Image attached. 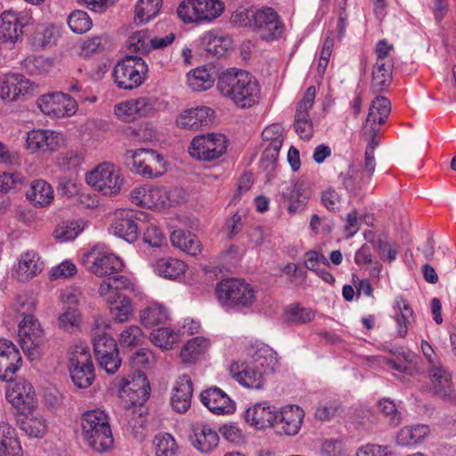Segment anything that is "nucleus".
<instances>
[{
	"label": "nucleus",
	"mask_w": 456,
	"mask_h": 456,
	"mask_svg": "<svg viewBox=\"0 0 456 456\" xmlns=\"http://www.w3.org/2000/svg\"><path fill=\"white\" fill-rule=\"evenodd\" d=\"M216 88L241 109L253 106L260 94L258 81L249 72L231 68L219 74Z\"/></svg>",
	"instance_id": "nucleus-1"
},
{
	"label": "nucleus",
	"mask_w": 456,
	"mask_h": 456,
	"mask_svg": "<svg viewBox=\"0 0 456 456\" xmlns=\"http://www.w3.org/2000/svg\"><path fill=\"white\" fill-rule=\"evenodd\" d=\"M119 394L126 403L135 407L128 417V425L132 429L141 428V431H136L135 436L142 438V430L146 425V410L143 404L151 395V386L146 374L142 370H134L128 377L122 378L119 381Z\"/></svg>",
	"instance_id": "nucleus-2"
},
{
	"label": "nucleus",
	"mask_w": 456,
	"mask_h": 456,
	"mask_svg": "<svg viewBox=\"0 0 456 456\" xmlns=\"http://www.w3.org/2000/svg\"><path fill=\"white\" fill-rule=\"evenodd\" d=\"M240 26L248 27L266 41L277 39L283 31V26L277 12L271 7L243 9L233 16Z\"/></svg>",
	"instance_id": "nucleus-3"
},
{
	"label": "nucleus",
	"mask_w": 456,
	"mask_h": 456,
	"mask_svg": "<svg viewBox=\"0 0 456 456\" xmlns=\"http://www.w3.org/2000/svg\"><path fill=\"white\" fill-rule=\"evenodd\" d=\"M82 432L89 446L97 452L113 447L114 438L108 415L101 410L86 411L81 419Z\"/></svg>",
	"instance_id": "nucleus-4"
},
{
	"label": "nucleus",
	"mask_w": 456,
	"mask_h": 456,
	"mask_svg": "<svg viewBox=\"0 0 456 456\" xmlns=\"http://www.w3.org/2000/svg\"><path fill=\"white\" fill-rule=\"evenodd\" d=\"M219 303L234 310L250 307L256 299V290L244 280L229 278L219 281L216 288Z\"/></svg>",
	"instance_id": "nucleus-5"
},
{
	"label": "nucleus",
	"mask_w": 456,
	"mask_h": 456,
	"mask_svg": "<svg viewBox=\"0 0 456 456\" xmlns=\"http://www.w3.org/2000/svg\"><path fill=\"white\" fill-rule=\"evenodd\" d=\"M123 160L128 169L145 178L159 177L167 170L163 156L153 150H127Z\"/></svg>",
	"instance_id": "nucleus-6"
},
{
	"label": "nucleus",
	"mask_w": 456,
	"mask_h": 456,
	"mask_svg": "<svg viewBox=\"0 0 456 456\" xmlns=\"http://www.w3.org/2000/svg\"><path fill=\"white\" fill-rule=\"evenodd\" d=\"M147 72L148 66L144 60L137 55L128 54L115 65L112 76L118 88L132 90L144 82Z\"/></svg>",
	"instance_id": "nucleus-7"
},
{
	"label": "nucleus",
	"mask_w": 456,
	"mask_h": 456,
	"mask_svg": "<svg viewBox=\"0 0 456 456\" xmlns=\"http://www.w3.org/2000/svg\"><path fill=\"white\" fill-rule=\"evenodd\" d=\"M69 371L73 384L81 389L89 387L94 379V366L87 347L77 346L69 359Z\"/></svg>",
	"instance_id": "nucleus-8"
},
{
	"label": "nucleus",
	"mask_w": 456,
	"mask_h": 456,
	"mask_svg": "<svg viewBox=\"0 0 456 456\" xmlns=\"http://www.w3.org/2000/svg\"><path fill=\"white\" fill-rule=\"evenodd\" d=\"M20 344L30 361L40 357V347L45 342L44 331L37 320L31 314H26L19 324Z\"/></svg>",
	"instance_id": "nucleus-9"
},
{
	"label": "nucleus",
	"mask_w": 456,
	"mask_h": 456,
	"mask_svg": "<svg viewBox=\"0 0 456 456\" xmlns=\"http://www.w3.org/2000/svg\"><path fill=\"white\" fill-rule=\"evenodd\" d=\"M227 149L226 137L209 133L195 136L189 147L190 155L199 160L211 161L224 155Z\"/></svg>",
	"instance_id": "nucleus-10"
},
{
	"label": "nucleus",
	"mask_w": 456,
	"mask_h": 456,
	"mask_svg": "<svg viewBox=\"0 0 456 456\" xmlns=\"http://www.w3.org/2000/svg\"><path fill=\"white\" fill-rule=\"evenodd\" d=\"M93 346L99 366L108 374H114L121 365L116 340L104 331H95Z\"/></svg>",
	"instance_id": "nucleus-11"
},
{
	"label": "nucleus",
	"mask_w": 456,
	"mask_h": 456,
	"mask_svg": "<svg viewBox=\"0 0 456 456\" xmlns=\"http://www.w3.org/2000/svg\"><path fill=\"white\" fill-rule=\"evenodd\" d=\"M86 182L104 195L113 196L120 192L123 178L113 164L102 163L86 175Z\"/></svg>",
	"instance_id": "nucleus-12"
},
{
	"label": "nucleus",
	"mask_w": 456,
	"mask_h": 456,
	"mask_svg": "<svg viewBox=\"0 0 456 456\" xmlns=\"http://www.w3.org/2000/svg\"><path fill=\"white\" fill-rule=\"evenodd\" d=\"M82 264L87 271L105 279L120 273L124 268V263L120 257L112 253L95 249L83 256Z\"/></svg>",
	"instance_id": "nucleus-13"
},
{
	"label": "nucleus",
	"mask_w": 456,
	"mask_h": 456,
	"mask_svg": "<svg viewBox=\"0 0 456 456\" xmlns=\"http://www.w3.org/2000/svg\"><path fill=\"white\" fill-rule=\"evenodd\" d=\"M37 106L44 114L53 118L70 117L77 110L76 100L62 92L41 95Z\"/></svg>",
	"instance_id": "nucleus-14"
},
{
	"label": "nucleus",
	"mask_w": 456,
	"mask_h": 456,
	"mask_svg": "<svg viewBox=\"0 0 456 456\" xmlns=\"http://www.w3.org/2000/svg\"><path fill=\"white\" fill-rule=\"evenodd\" d=\"M390 112L391 103L387 98L383 96H377L369 108L366 124H370V128L366 129L364 133L370 137L366 149L372 147V153L375 152L376 147L379 144V126L383 125L387 121Z\"/></svg>",
	"instance_id": "nucleus-15"
},
{
	"label": "nucleus",
	"mask_w": 456,
	"mask_h": 456,
	"mask_svg": "<svg viewBox=\"0 0 456 456\" xmlns=\"http://www.w3.org/2000/svg\"><path fill=\"white\" fill-rule=\"evenodd\" d=\"M142 213H137L132 209H118L115 212L114 219L110 229L114 235L132 243L138 239L139 230L142 229V221L139 216Z\"/></svg>",
	"instance_id": "nucleus-16"
},
{
	"label": "nucleus",
	"mask_w": 456,
	"mask_h": 456,
	"mask_svg": "<svg viewBox=\"0 0 456 456\" xmlns=\"http://www.w3.org/2000/svg\"><path fill=\"white\" fill-rule=\"evenodd\" d=\"M0 38L4 43L14 44L21 38L24 28L29 25L32 17L24 12L4 11L1 16Z\"/></svg>",
	"instance_id": "nucleus-17"
},
{
	"label": "nucleus",
	"mask_w": 456,
	"mask_h": 456,
	"mask_svg": "<svg viewBox=\"0 0 456 456\" xmlns=\"http://www.w3.org/2000/svg\"><path fill=\"white\" fill-rule=\"evenodd\" d=\"M6 399L22 415L30 413L37 406L33 386L24 379H18L6 390Z\"/></svg>",
	"instance_id": "nucleus-18"
},
{
	"label": "nucleus",
	"mask_w": 456,
	"mask_h": 456,
	"mask_svg": "<svg viewBox=\"0 0 456 456\" xmlns=\"http://www.w3.org/2000/svg\"><path fill=\"white\" fill-rule=\"evenodd\" d=\"M22 366L20 352L12 341L0 338V380L12 382Z\"/></svg>",
	"instance_id": "nucleus-19"
},
{
	"label": "nucleus",
	"mask_w": 456,
	"mask_h": 456,
	"mask_svg": "<svg viewBox=\"0 0 456 456\" xmlns=\"http://www.w3.org/2000/svg\"><path fill=\"white\" fill-rule=\"evenodd\" d=\"M229 371L232 377L245 387L261 389L264 387L265 373L248 361L233 362Z\"/></svg>",
	"instance_id": "nucleus-20"
},
{
	"label": "nucleus",
	"mask_w": 456,
	"mask_h": 456,
	"mask_svg": "<svg viewBox=\"0 0 456 456\" xmlns=\"http://www.w3.org/2000/svg\"><path fill=\"white\" fill-rule=\"evenodd\" d=\"M274 429L279 434L297 435L303 423L305 411L297 405H286L277 411Z\"/></svg>",
	"instance_id": "nucleus-21"
},
{
	"label": "nucleus",
	"mask_w": 456,
	"mask_h": 456,
	"mask_svg": "<svg viewBox=\"0 0 456 456\" xmlns=\"http://www.w3.org/2000/svg\"><path fill=\"white\" fill-rule=\"evenodd\" d=\"M142 198L140 203L152 204L155 206L172 207L178 205L185 200V193L180 188L167 190L165 187L142 188Z\"/></svg>",
	"instance_id": "nucleus-22"
},
{
	"label": "nucleus",
	"mask_w": 456,
	"mask_h": 456,
	"mask_svg": "<svg viewBox=\"0 0 456 456\" xmlns=\"http://www.w3.org/2000/svg\"><path fill=\"white\" fill-rule=\"evenodd\" d=\"M214 110L207 106H197L182 110L175 119L176 126L184 130H198L207 126Z\"/></svg>",
	"instance_id": "nucleus-23"
},
{
	"label": "nucleus",
	"mask_w": 456,
	"mask_h": 456,
	"mask_svg": "<svg viewBox=\"0 0 456 456\" xmlns=\"http://www.w3.org/2000/svg\"><path fill=\"white\" fill-rule=\"evenodd\" d=\"M126 290H133V284L126 276L118 273L104 279L99 285L98 292L107 303H116L122 297H128L124 294Z\"/></svg>",
	"instance_id": "nucleus-24"
},
{
	"label": "nucleus",
	"mask_w": 456,
	"mask_h": 456,
	"mask_svg": "<svg viewBox=\"0 0 456 456\" xmlns=\"http://www.w3.org/2000/svg\"><path fill=\"white\" fill-rule=\"evenodd\" d=\"M189 437L194 448L203 453L212 452L219 442L218 433L203 422L191 424Z\"/></svg>",
	"instance_id": "nucleus-25"
},
{
	"label": "nucleus",
	"mask_w": 456,
	"mask_h": 456,
	"mask_svg": "<svg viewBox=\"0 0 456 456\" xmlns=\"http://www.w3.org/2000/svg\"><path fill=\"white\" fill-rule=\"evenodd\" d=\"M200 401L215 414H229L235 411V403L225 392L216 387L201 392Z\"/></svg>",
	"instance_id": "nucleus-26"
},
{
	"label": "nucleus",
	"mask_w": 456,
	"mask_h": 456,
	"mask_svg": "<svg viewBox=\"0 0 456 456\" xmlns=\"http://www.w3.org/2000/svg\"><path fill=\"white\" fill-rule=\"evenodd\" d=\"M276 415L275 407L271 406L267 402H262L256 403L252 408H248L244 413V419L247 423L257 429L274 428Z\"/></svg>",
	"instance_id": "nucleus-27"
},
{
	"label": "nucleus",
	"mask_w": 456,
	"mask_h": 456,
	"mask_svg": "<svg viewBox=\"0 0 456 456\" xmlns=\"http://www.w3.org/2000/svg\"><path fill=\"white\" fill-rule=\"evenodd\" d=\"M247 360L264 373L273 372L279 366L277 353L265 344H256L248 348Z\"/></svg>",
	"instance_id": "nucleus-28"
},
{
	"label": "nucleus",
	"mask_w": 456,
	"mask_h": 456,
	"mask_svg": "<svg viewBox=\"0 0 456 456\" xmlns=\"http://www.w3.org/2000/svg\"><path fill=\"white\" fill-rule=\"evenodd\" d=\"M156 110V100L149 97H141L126 101L116 106L118 116H125L129 119H136L153 114Z\"/></svg>",
	"instance_id": "nucleus-29"
},
{
	"label": "nucleus",
	"mask_w": 456,
	"mask_h": 456,
	"mask_svg": "<svg viewBox=\"0 0 456 456\" xmlns=\"http://www.w3.org/2000/svg\"><path fill=\"white\" fill-rule=\"evenodd\" d=\"M61 141V135L47 129L31 130L27 134V147L32 151L57 150Z\"/></svg>",
	"instance_id": "nucleus-30"
},
{
	"label": "nucleus",
	"mask_w": 456,
	"mask_h": 456,
	"mask_svg": "<svg viewBox=\"0 0 456 456\" xmlns=\"http://www.w3.org/2000/svg\"><path fill=\"white\" fill-rule=\"evenodd\" d=\"M193 393L192 381L189 376L183 375L178 379L171 397V406L178 413L186 412L191 403Z\"/></svg>",
	"instance_id": "nucleus-31"
},
{
	"label": "nucleus",
	"mask_w": 456,
	"mask_h": 456,
	"mask_svg": "<svg viewBox=\"0 0 456 456\" xmlns=\"http://www.w3.org/2000/svg\"><path fill=\"white\" fill-rule=\"evenodd\" d=\"M339 178L344 188L354 196L364 195L365 188L371 180V176H368L364 172L354 168L353 166L349 167L346 173L341 172Z\"/></svg>",
	"instance_id": "nucleus-32"
},
{
	"label": "nucleus",
	"mask_w": 456,
	"mask_h": 456,
	"mask_svg": "<svg viewBox=\"0 0 456 456\" xmlns=\"http://www.w3.org/2000/svg\"><path fill=\"white\" fill-rule=\"evenodd\" d=\"M429 378L433 383V393L441 397L448 398L452 393V375L440 363L428 367Z\"/></svg>",
	"instance_id": "nucleus-33"
},
{
	"label": "nucleus",
	"mask_w": 456,
	"mask_h": 456,
	"mask_svg": "<svg viewBox=\"0 0 456 456\" xmlns=\"http://www.w3.org/2000/svg\"><path fill=\"white\" fill-rule=\"evenodd\" d=\"M0 456H22L15 430L6 422H0Z\"/></svg>",
	"instance_id": "nucleus-34"
},
{
	"label": "nucleus",
	"mask_w": 456,
	"mask_h": 456,
	"mask_svg": "<svg viewBox=\"0 0 456 456\" xmlns=\"http://www.w3.org/2000/svg\"><path fill=\"white\" fill-rule=\"evenodd\" d=\"M43 269L44 263L40 260L39 255L27 252L21 256L16 273L20 281H26L39 274Z\"/></svg>",
	"instance_id": "nucleus-35"
},
{
	"label": "nucleus",
	"mask_w": 456,
	"mask_h": 456,
	"mask_svg": "<svg viewBox=\"0 0 456 456\" xmlns=\"http://www.w3.org/2000/svg\"><path fill=\"white\" fill-rule=\"evenodd\" d=\"M27 199L33 202L35 207L48 206L53 200V190L45 180H35L31 183L29 190L26 192Z\"/></svg>",
	"instance_id": "nucleus-36"
},
{
	"label": "nucleus",
	"mask_w": 456,
	"mask_h": 456,
	"mask_svg": "<svg viewBox=\"0 0 456 456\" xmlns=\"http://www.w3.org/2000/svg\"><path fill=\"white\" fill-rule=\"evenodd\" d=\"M170 240L175 248L183 252L197 256L201 251V244L195 234L182 229L175 230L170 235Z\"/></svg>",
	"instance_id": "nucleus-37"
},
{
	"label": "nucleus",
	"mask_w": 456,
	"mask_h": 456,
	"mask_svg": "<svg viewBox=\"0 0 456 456\" xmlns=\"http://www.w3.org/2000/svg\"><path fill=\"white\" fill-rule=\"evenodd\" d=\"M204 50L209 56L220 58L232 48V40L229 37H218L213 32H207L201 38Z\"/></svg>",
	"instance_id": "nucleus-38"
},
{
	"label": "nucleus",
	"mask_w": 456,
	"mask_h": 456,
	"mask_svg": "<svg viewBox=\"0 0 456 456\" xmlns=\"http://www.w3.org/2000/svg\"><path fill=\"white\" fill-rule=\"evenodd\" d=\"M393 63L387 61H377L372 69L370 87L374 93L385 91L392 82Z\"/></svg>",
	"instance_id": "nucleus-39"
},
{
	"label": "nucleus",
	"mask_w": 456,
	"mask_h": 456,
	"mask_svg": "<svg viewBox=\"0 0 456 456\" xmlns=\"http://www.w3.org/2000/svg\"><path fill=\"white\" fill-rule=\"evenodd\" d=\"M209 342L202 337L190 339L181 350V359L183 363L191 364L198 361L208 350Z\"/></svg>",
	"instance_id": "nucleus-40"
},
{
	"label": "nucleus",
	"mask_w": 456,
	"mask_h": 456,
	"mask_svg": "<svg viewBox=\"0 0 456 456\" xmlns=\"http://www.w3.org/2000/svg\"><path fill=\"white\" fill-rule=\"evenodd\" d=\"M185 265L183 261L175 258H161L156 261L154 271L159 276L175 280L184 273Z\"/></svg>",
	"instance_id": "nucleus-41"
},
{
	"label": "nucleus",
	"mask_w": 456,
	"mask_h": 456,
	"mask_svg": "<svg viewBox=\"0 0 456 456\" xmlns=\"http://www.w3.org/2000/svg\"><path fill=\"white\" fill-rule=\"evenodd\" d=\"M430 429L427 425L405 427L397 435V443L403 446H410L421 442L429 435Z\"/></svg>",
	"instance_id": "nucleus-42"
},
{
	"label": "nucleus",
	"mask_w": 456,
	"mask_h": 456,
	"mask_svg": "<svg viewBox=\"0 0 456 456\" xmlns=\"http://www.w3.org/2000/svg\"><path fill=\"white\" fill-rule=\"evenodd\" d=\"M188 86L196 92L211 88L215 82L213 74L204 66L196 68L188 74Z\"/></svg>",
	"instance_id": "nucleus-43"
},
{
	"label": "nucleus",
	"mask_w": 456,
	"mask_h": 456,
	"mask_svg": "<svg viewBox=\"0 0 456 456\" xmlns=\"http://www.w3.org/2000/svg\"><path fill=\"white\" fill-rule=\"evenodd\" d=\"M19 427L28 437L42 438L47 431L46 420L40 415L26 416L19 420Z\"/></svg>",
	"instance_id": "nucleus-44"
},
{
	"label": "nucleus",
	"mask_w": 456,
	"mask_h": 456,
	"mask_svg": "<svg viewBox=\"0 0 456 456\" xmlns=\"http://www.w3.org/2000/svg\"><path fill=\"white\" fill-rule=\"evenodd\" d=\"M140 320L143 326L153 328L167 320V313L164 306L151 305L141 312Z\"/></svg>",
	"instance_id": "nucleus-45"
},
{
	"label": "nucleus",
	"mask_w": 456,
	"mask_h": 456,
	"mask_svg": "<svg viewBox=\"0 0 456 456\" xmlns=\"http://www.w3.org/2000/svg\"><path fill=\"white\" fill-rule=\"evenodd\" d=\"M162 5V0H139L135 6L134 20L147 22L157 16Z\"/></svg>",
	"instance_id": "nucleus-46"
},
{
	"label": "nucleus",
	"mask_w": 456,
	"mask_h": 456,
	"mask_svg": "<svg viewBox=\"0 0 456 456\" xmlns=\"http://www.w3.org/2000/svg\"><path fill=\"white\" fill-rule=\"evenodd\" d=\"M364 238L371 243L373 249L378 252L381 260L391 262L396 258L397 249L393 248L387 241L383 240L379 236L376 237L371 231L365 232Z\"/></svg>",
	"instance_id": "nucleus-47"
},
{
	"label": "nucleus",
	"mask_w": 456,
	"mask_h": 456,
	"mask_svg": "<svg viewBox=\"0 0 456 456\" xmlns=\"http://www.w3.org/2000/svg\"><path fill=\"white\" fill-rule=\"evenodd\" d=\"M198 0H184L177 7V16L184 23L201 22L200 11L201 6L198 4Z\"/></svg>",
	"instance_id": "nucleus-48"
},
{
	"label": "nucleus",
	"mask_w": 456,
	"mask_h": 456,
	"mask_svg": "<svg viewBox=\"0 0 456 456\" xmlns=\"http://www.w3.org/2000/svg\"><path fill=\"white\" fill-rule=\"evenodd\" d=\"M156 456H178V446L168 433L158 434L154 439Z\"/></svg>",
	"instance_id": "nucleus-49"
},
{
	"label": "nucleus",
	"mask_w": 456,
	"mask_h": 456,
	"mask_svg": "<svg viewBox=\"0 0 456 456\" xmlns=\"http://www.w3.org/2000/svg\"><path fill=\"white\" fill-rule=\"evenodd\" d=\"M19 79L20 74H7L0 77V95L3 99L16 101L18 99Z\"/></svg>",
	"instance_id": "nucleus-50"
},
{
	"label": "nucleus",
	"mask_w": 456,
	"mask_h": 456,
	"mask_svg": "<svg viewBox=\"0 0 456 456\" xmlns=\"http://www.w3.org/2000/svg\"><path fill=\"white\" fill-rule=\"evenodd\" d=\"M112 318L118 322H127L133 314V307L129 297H122L116 303H107Z\"/></svg>",
	"instance_id": "nucleus-51"
},
{
	"label": "nucleus",
	"mask_w": 456,
	"mask_h": 456,
	"mask_svg": "<svg viewBox=\"0 0 456 456\" xmlns=\"http://www.w3.org/2000/svg\"><path fill=\"white\" fill-rule=\"evenodd\" d=\"M144 335L137 325L126 327L119 335V345L122 348H132L143 342Z\"/></svg>",
	"instance_id": "nucleus-52"
},
{
	"label": "nucleus",
	"mask_w": 456,
	"mask_h": 456,
	"mask_svg": "<svg viewBox=\"0 0 456 456\" xmlns=\"http://www.w3.org/2000/svg\"><path fill=\"white\" fill-rule=\"evenodd\" d=\"M68 24L70 29L77 34L86 33L93 25L88 14L81 10L74 11L69 14Z\"/></svg>",
	"instance_id": "nucleus-53"
},
{
	"label": "nucleus",
	"mask_w": 456,
	"mask_h": 456,
	"mask_svg": "<svg viewBox=\"0 0 456 456\" xmlns=\"http://www.w3.org/2000/svg\"><path fill=\"white\" fill-rule=\"evenodd\" d=\"M83 228L77 221H67L59 224L53 231V236L56 240L64 242L75 239Z\"/></svg>",
	"instance_id": "nucleus-54"
},
{
	"label": "nucleus",
	"mask_w": 456,
	"mask_h": 456,
	"mask_svg": "<svg viewBox=\"0 0 456 456\" xmlns=\"http://www.w3.org/2000/svg\"><path fill=\"white\" fill-rule=\"evenodd\" d=\"M199 5L201 6L200 14L201 21H210L219 17L224 10V4L221 0H198Z\"/></svg>",
	"instance_id": "nucleus-55"
},
{
	"label": "nucleus",
	"mask_w": 456,
	"mask_h": 456,
	"mask_svg": "<svg viewBox=\"0 0 456 456\" xmlns=\"http://www.w3.org/2000/svg\"><path fill=\"white\" fill-rule=\"evenodd\" d=\"M294 128L301 139L309 141L314 133L313 122L309 118V113L296 112Z\"/></svg>",
	"instance_id": "nucleus-56"
},
{
	"label": "nucleus",
	"mask_w": 456,
	"mask_h": 456,
	"mask_svg": "<svg viewBox=\"0 0 456 456\" xmlns=\"http://www.w3.org/2000/svg\"><path fill=\"white\" fill-rule=\"evenodd\" d=\"M26 184V178L20 173H5L0 175V191L9 192L19 191Z\"/></svg>",
	"instance_id": "nucleus-57"
},
{
	"label": "nucleus",
	"mask_w": 456,
	"mask_h": 456,
	"mask_svg": "<svg viewBox=\"0 0 456 456\" xmlns=\"http://www.w3.org/2000/svg\"><path fill=\"white\" fill-rule=\"evenodd\" d=\"M130 362L135 370L150 369L155 362V355L151 350L142 347L131 355Z\"/></svg>",
	"instance_id": "nucleus-58"
},
{
	"label": "nucleus",
	"mask_w": 456,
	"mask_h": 456,
	"mask_svg": "<svg viewBox=\"0 0 456 456\" xmlns=\"http://www.w3.org/2000/svg\"><path fill=\"white\" fill-rule=\"evenodd\" d=\"M148 31L140 30L134 33L128 40V50L130 53H148L151 51V45L147 43Z\"/></svg>",
	"instance_id": "nucleus-59"
},
{
	"label": "nucleus",
	"mask_w": 456,
	"mask_h": 456,
	"mask_svg": "<svg viewBox=\"0 0 456 456\" xmlns=\"http://www.w3.org/2000/svg\"><path fill=\"white\" fill-rule=\"evenodd\" d=\"M292 184L296 189L297 193V195L299 196L300 199L289 208V213H296L304 209L308 199L311 196V190L308 183L304 180H297Z\"/></svg>",
	"instance_id": "nucleus-60"
},
{
	"label": "nucleus",
	"mask_w": 456,
	"mask_h": 456,
	"mask_svg": "<svg viewBox=\"0 0 456 456\" xmlns=\"http://www.w3.org/2000/svg\"><path fill=\"white\" fill-rule=\"evenodd\" d=\"M55 41V33L53 28L42 27L32 37V45L37 48L52 46Z\"/></svg>",
	"instance_id": "nucleus-61"
},
{
	"label": "nucleus",
	"mask_w": 456,
	"mask_h": 456,
	"mask_svg": "<svg viewBox=\"0 0 456 456\" xmlns=\"http://www.w3.org/2000/svg\"><path fill=\"white\" fill-rule=\"evenodd\" d=\"M282 143L280 139L274 140L273 142H269L265 147L261 156V161L265 165V168H274Z\"/></svg>",
	"instance_id": "nucleus-62"
},
{
	"label": "nucleus",
	"mask_w": 456,
	"mask_h": 456,
	"mask_svg": "<svg viewBox=\"0 0 456 456\" xmlns=\"http://www.w3.org/2000/svg\"><path fill=\"white\" fill-rule=\"evenodd\" d=\"M341 413V404L338 402H327L315 410V418L322 421H330Z\"/></svg>",
	"instance_id": "nucleus-63"
},
{
	"label": "nucleus",
	"mask_w": 456,
	"mask_h": 456,
	"mask_svg": "<svg viewBox=\"0 0 456 456\" xmlns=\"http://www.w3.org/2000/svg\"><path fill=\"white\" fill-rule=\"evenodd\" d=\"M80 322V314L75 307H67V309L60 314L58 323L60 328L65 330H73L77 327Z\"/></svg>",
	"instance_id": "nucleus-64"
}]
</instances>
